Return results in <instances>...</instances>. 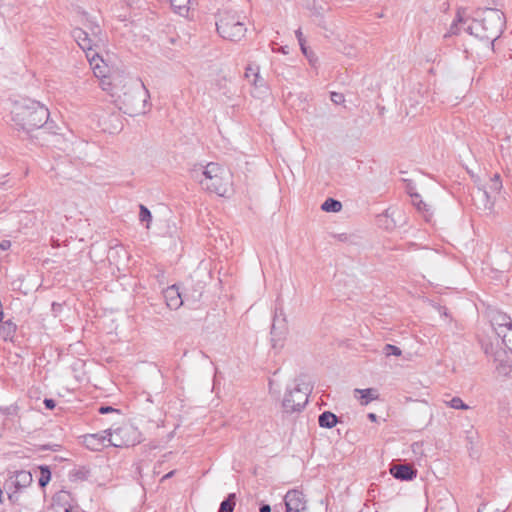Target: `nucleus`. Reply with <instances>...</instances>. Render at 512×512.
I'll return each instance as SVG.
<instances>
[{"mask_svg": "<svg viewBox=\"0 0 512 512\" xmlns=\"http://www.w3.org/2000/svg\"><path fill=\"white\" fill-rule=\"evenodd\" d=\"M236 504V495L231 493L228 497L222 501L218 512H233Z\"/></svg>", "mask_w": 512, "mask_h": 512, "instance_id": "24", "label": "nucleus"}, {"mask_svg": "<svg viewBox=\"0 0 512 512\" xmlns=\"http://www.w3.org/2000/svg\"><path fill=\"white\" fill-rule=\"evenodd\" d=\"M489 188L492 192H500V190L502 189V182L500 180L499 174H494V176L490 179Z\"/></svg>", "mask_w": 512, "mask_h": 512, "instance_id": "29", "label": "nucleus"}, {"mask_svg": "<svg viewBox=\"0 0 512 512\" xmlns=\"http://www.w3.org/2000/svg\"><path fill=\"white\" fill-rule=\"evenodd\" d=\"M110 412H118V410L111 406H101L99 408V413H101V414H106V413H110Z\"/></svg>", "mask_w": 512, "mask_h": 512, "instance_id": "37", "label": "nucleus"}, {"mask_svg": "<svg viewBox=\"0 0 512 512\" xmlns=\"http://www.w3.org/2000/svg\"><path fill=\"white\" fill-rule=\"evenodd\" d=\"M390 473L395 477L396 479L400 480H412L416 477V470H414L409 465H393L390 468Z\"/></svg>", "mask_w": 512, "mask_h": 512, "instance_id": "16", "label": "nucleus"}, {"mask_svg": "<svg viewBox=\"0 0 512 512\" xmlns=\"http://www.w3.org/2000/svg\"><path fill=\"white\" fill-rule=\"evenodd\" d=\"M483 14L484 16L480 21L473 20L465 28V31L481 40L491 41V47L494 49L495 41L504 30L505 17L500 10L493 8L483 9Z\"/></svg>", "mask_w": 512, "mask_h": 512, "instance_id": "3", "label": "nucleus"}, {"mask_svg": "<svg viewBox=\"0 0 512 512\" xmlns=\"http://www.w3.org/2000/svg\"><path fill=\"white\" fill-rule=\"evenodd\" d=\"M86 57L89 61L90 67H91L94 75L97 78H100L101 81L106 78H110L114 74V73H112L108 76L106 75L107 66L97 52H94L91 55H90V53H87Z\"/></svg>", "mask_w": 512, "mask_h": 512, "instance_id": "13", "label": "nucleus"}, {"mask_svg": "<svg viewBox=\"0 0 512 512\" xmlns=\"http://www.w3.org/2000/svg\"><path fill=\"white\" fill-rule=\"evenodd\" d=\"M18 115L21 117L23 128L30 131L47 124L50 113L48 108L40 102L31 101L21 106Z\"/></svg>", "mask_w": 512, "mask_h": 512, "instance_id": "4", "label": "nucleus"}, {"mask_svg": "<svg viewBox=\"0 0 512 512\" xmlns=\"http://www.w3.org/2000/svg\"><path fill=\"white\" fill-rule=\"evenodd\" d=\"M99 126L104 132L117 133L122 128L119 114L102 115L99 119Z\"/></svg>", "mask_w": 512, "mask_h": 512, "instance_id": "14", "label": "nucleus"}, {"mask_svg": "<svg viewBox=\"0 0 512 512\" xmlns=\"http://www.w3.org/2000/svg\"><path fill=\"white\" fill-rule=\"evenodd\" d=\"M163 295L166 304L170 309L176 310L183 305L184 300L181 293L179 292V288L176 285H172L166 288L163 292Z\"/></svg>", "mask_w": 512, "mask_h": 512, "instance_id": "15", "label": "nucleus"}, {"mask_svg": "<svg viewBox=\"0 0 512 512\" xmlns=\"http://www.w3.org/2000/svg\"><path fill=\"white\" fill-rule=\"evenodd\" d=\"M139 208H140L139 220L141 222H146V228H149L150 222L152 220L151 212L146 206H144L142 204L139 206Z\"/></svg>", "mask_w": 512, "mask_h": 512, "instance_id": "27", "label": "nucleus"}, {"mask_svg": "<svg viewBox=\"0 0 512 512\" xmlns=\"http://www.w3.org/2000/svg\"><path fill=\"white\" fill-rule=\"evenodd\" d=\"M245 79L260 92L267 90L265 79L260 75V68L256 64H248L244 74Z\"/></svg>", "mask_w": 512, "mask_h": 512, "instance_id": "11", "label": "nucleus"}, {"mask_svg": "<svg viewBox=\"0 0 512 512\" xmlns=\"http://www.w3.org/2000/svg\"><path fill=\"white\" fill-rule=\"evenodd\" d=\"M330 99L334 104H337V105L342 104L345 101L344 95L342 93H338V92H332L330 95Z\"/></svg>", "mask_w": 512, "mask_h": 512, "instance_id": "34", "label": "nucleus"}, {"mask_svg": "<svg viewBox=\"0 0 512 512\" xmlns=\"http://www.w3.org/2000/svg\"><path fill=\"white\" fill-rule=\"evenodd\" d=\"M44 405L47 409H53L55 407V401L53 399H45Z\"/></svg>", "mask_w": 512, "mask_h": 512, "instance_id": "42", "label": "nucleus"}, {"mask_svg": "<svg viewBox=\"0 0 512 512\" xmlns=\"http://www.w3.org/2000/svg\"><path fill=\"white\" fill-rule=\"evenodd\" d=\"M496 371L500 376L512 378V365L508 363L499 361L496 365Z\"/></svg>", "mask_w": 512, "mask_h": 512, "instance_id": "26", "label": "nucleus"}, {"mask_svg": "<svg viewBox=\"0 0 512 512\" xmlns=\"http://www.w3.org/2000/svg\"><path fill=\"white\" fill-rule=\"evenodd\" d=\"M383 353L386 355V356H391V355H394V356H401L402 354V351L399 347L395 346V345H392V344H386L383 348Z\"/></svg>", "mask_w": 512, "mask_h": 512, "instance_id": "30", "label": "nucleus"}, {"mask_svg": "<svg viewBox=\"0 0 512 512\" xmlns=\"http://www.w3.org/2000/svg\"><path fill=\"white\" fill-rule=\"evenodd\" d=\"M32 475L30 472L22 470L17 471L14 475L10 476L5 483V487L11 489L15 488V491H19L23 488L28 487L32 483Z\"/></svg>", "mask_w": 512, "mask_h": 512, "instance_id": "12", "label": "nucleus"}, {"mask_svg": "<svg viewBox=\"0 0 512 512\" xmlns=\"http://www.w3.org/2000/svg\"><path fill=\"white\" fill-rule=\"evenodd\" d=\"M200 297V293H198L196 296H194L195 299H198Z\"/></svg>", "mask_w": 512, "mask_h": 512, "instance_id": "47", "label": "nucleus"}, {"mask_svg": "<svg viewBox=\"0 0 512 512\" xmlns=\"http://www.w3.org/2000/svg\"><path fill=\"white\" fill-rule=\"evenodd\" d=\"M219 35L230 41L241 40L247 31L245 24L240 21L238 15L232 12H223L216 22Z\"/></svg>", "mask_w": 512, "mask_h": 512, "instance_id": "5", "label": "nucleus"}, {"mask_svg": "<svg viewBox=\"0 0 512 512\" xmlns=\"http://www.w3.org/2000/svg\"><path fill=\"white\" fill-rule=\"evenodd\" d=\"M488 316L491 325L499 337H502L503 333H505L508 328L512 327V320L510 316L502 311L491 310Z\"/></svg>", "mask_w": 512, "mask_h": 512, "instance_id": "10", "label": "nucleus"}, {"mask_svg": "<svg viewBox=\"0 0 512 512\" xmlns=\"http://www.w3.org/2000/svg\"><path fill=\"white\" fill-rule=\"evenodd\" d=\"M107 434H90L84 437L86 447L93 451H99L106 446Z\"/></svg>", "mask_w": 512, "mask_h": 512, "instance_id": "17", "label": "nucleus"}, {"mask_svg": "<svg viewBox=\"0 0 512 512\" xmlns=\"http://www.w3.org/2000/svg\"><path fill=\"white\" fill-rule=\"evenodd\" d=\"M50 478H51V473H50L49 469L42 467L41 468V476L39 479V485L41 487L46 486L48 484V482L50 481Z\"/></svg>", "mask_w": 512, "mask_h": 512, "instance_id": "33", "label": "nucleus"}, {"mask_svg": "<svg viewBox=\"0 0 512 512\" xmlns=\"http://www.w3.org/2000/svg\"><path fill=\"white\" fill-rule=\"evenodd\" d=\"M100 85L125 114L141 115L149 107V91L139 79L115 72L110 78L102 80Z\"/></svg>", "mask_w": 512, "mask_h": 512, "instance_id": "1", "label": "nucleus"}, {"mask_svg": "<svg viewBox=\"0 0 512 512\" xmlns=\"http://www.w3.org/2000/svg\"><path fill=\"white\" fill-rule=\"evenodd\" d=\"M501 338H502L504 345L512 353V327L508 328L507 331L505 333H503Z\"/></svg>", "mask_w": 512, "mask_h": 512, "instance_id": "32", "label": "nucleus"}, {"mask_svg": "<svg viewBox=\"0 0 512 512\" xmlns=\"http://www.w3.org/2000/svg\"><path fill=\"white\" fill-rule=\"evenodd\" d=\"M447 404L454 409L467 410L469 408L459 397H453Z\"/></svg>", "mask_w": 512, "mask_h": 512, "instance_id": "31", "label": "nucleus"}, {"mask_svg": "<svg viewBox=\"0 0 512 512\" xmlns=\"http://www.w3.org/2000/svg\"><path fill=\"white\" fill-rule=\"evenodd\" d=\"M418 197H419L418 195H415V196H414L413 203L417 206V208H418L419 210L425 209V207H426V204H425V203H423L421 200H420L419 202H416V200L418 199Z\"/></svg>", "mask_w": 512, "mask_h": 512, "instance_id": "41", "label": "nucleus"}, {"mask_svg": "<svg viewBox=\"0 0 512 512\" xmlns=\"http://www.w3.org/2000/svg\"><path fill=\"white\" fill-rule=\"evenodd\" d=\"M271 335H272V339H271L272 345H273V347H276L278 345L279 340H277L275 338V336H276V327H275V325L272 326Z\"/></svg>", "mask_w": 512, "mask_h": 512, "instance_id": "39", "label": "nucleus"}, {"mask_svg": "<svg viewBox=\"0 0 512 512\" xmlns=\"http://www.w3.org/2000/svg\"><path fill=\"white\" fill-rule=\"evenodd\" d=\"M475 201L476 205L484 210L492 211L494 208L495 200L486 190L478 189Z\"/></svg>", "mask_w": 512, "mask_h": 512, "instance_id": "19", "label": "nucleus"}, {"mask_svg": "<svg viewBox=\"0 0 512 512\" xmlns=\"http://www.w3.org/2000/svg\"><path fill=\"white\" fill-rule=\"evenodd\" d=\"M478 512H505L502 509L496 508L493 505H484L482 508L478 509Z\"/></svg>", "mask_w": 512, "mask_h": 512, "instance_id": "35", "label": "nucleus"}, {"mask_svg": "<svg viewBox=\"0 0 512 512\" xmlns=\"http://www.w3.org/2000/svg\"><path fill=\"white\" fill-rule=\"evenodd\" d=\"M463 23H465V20H464V18L462 16L461 11H458L456 19L454 20V22L450 26L449 34H451V35L459 34L460 33V29H459L458 26H459V24H463Z\"/></svg>", "mask_w": 512, "mask_h": 512, "instance_id": "28", "label": "nucleus"}, {"mask_svg": "<svg viewBox=\"0 0 512 512\" xmlns=\"http://www.w3.org/2000/svg\"><path fill=\"white\" fill-rule=\"evenodd\" d=\"M192 177L201 188L210 193L224 197L231 191V173L218 163L210 162L192 170Z\"/></svg>", "mask_w": 512, "mask_h": 512, "instance_id": "2", "label": "nucleus"}, {"mask_svg": "<svg viewBox=\"0 0 512 512\" xmlns=\"http://www.w3.org/2000/svg\"><path fill=\"white\" fill-rule=\"evenodd\" d=\"M280 51L283 53V54H287L288 53V46H283L280 48Z\"/></svg>", "mask_w": 512, "mask_h": 512, "instance_id": "45", "label": "nucleus"}, {"mask_svg": "<svg viewBox=\"0 0 512 512\" xmlns=\"http://www.w3.org/2000/svg\"><path fill=\"white\" fill-rule=\"evenodd\" d=\"M104 434H107L109 445L114 447H128L136 443V439L133 437L136 434V430L131 425H123L113 432L106 430Z\"/></svg>", "mask_w": 512, "mask_h": 512, "instance_id": "8", "label": "nucleus"}, {"mask_svg": "<svg viewBox=\"0 0 512 512\" xmlns=\"http://www.w3.org/2000/svg\"><path fill=\"white\" fill-rule=\"evenodd\" d=\"M213 90L227 99L234 95V91L230 87V81L226 77H220L213 83Z\"/></svg>", "mask_w": 512, "mask_h": 512, "instance_id": "18", "label": "nucleus"}, {"mask_svg": "<svg viewBox=\"0 0 512 512\" xmlns=\"http://www.w3.org/2000/svg\"><path fill=\"white\" fill-rule=\"evenodd\" d=\"M309 389L295 386L287 390L283 399V409L286 413H293L302 410L308 402Z\"/></svg>", "mask_w": 512, "mask_h": 512, "instance_id": "7", "label": "nucleus"}, {"mask_svg": "<svg viewBox=\"0 0 512 512\" xmlns=\"http://www.w3.org/2000/svg\"><path fill=\"white\" fill-rule=\"evenodd\" d=\"M318 422L322 428H333L337 424L338 418L332 412L325 411L319 416Z\"/></svg>", "mask_w": 512, "mask_h": 512, "instance_id": "22", "label": "nucleus"}, {"mask_svg": "<svg viewBox=\"0 0 512 512\" xmlns=\"http://www.w3.org/2000/svg\"><path fill=\"white\" fill-rule=\"evenodd\" d=\"M286 512H308L307 500L299 490H289L284 496Z\"/></svg>", "mask_w": 512, "mask_h": 512, "instance_id": "9", "label": "nucleus"}, {"mask_svg": "<svg viewBox=\"0 0 512 512\" xmlns=\"http://www.w3.org/2000/svg\"><path fill=\"white\" fill-rule=\"evenodd\" d=\"M191 0H170L173 11L180 16H187L190 10Z\"/></svg>", "mask_w": 512, "mask_h": 512, "instance_id": "21", "label": "nucleus"}, {"mask_svg": "<svg viewBox=\"0 0 512 512\" xmlns=\"http://www.w3.org/2000/svg\"><path fill=\"white\" fill-rule=\"evenodd\" d=\"M368 417H369V419H370V420H372V421H375V420H376V415H375V414H373V413H370V414L368 415Z\"/></svg>", "mask_w": 512, "mask_h": 512, "instance_id": "46", "label": "nucleus"}, {"mask_svg": "<svg viewBox=\"0 0 512 512\" xmlns=\"http://www.w3.org/2000/svg\"><path fill=\"white\" fill-rule=\"evenodd\" d=\"M259 512H271V507H270V505H268V504H263V505L260 507Z\"/></svg>", "mask_w": 512, "mask_h": 512, "instance_id": "43", "label": "nucleus"}, {"mask_svg": "<svg viewBox=\"0 0 512 512\" xmlns=\"http://www.w3.org/2000/svg\"><path fill=\"white\" fill-rule=\"evenodd\" d=\"M300 48H301V51L303 52V54L309 59V61L312 63L313 62V58L315 57V55L311 52V53H308V49L306 47L305 44H302L300 45Z\"/></svg>", "mask_w": 512, "mask_h": 512, "instance_id": "36", "label": "nucleus"}, {"mask_svg": "<svg viewBox=\"0 0 512 512\" xmlns=\"http://www.w3.org/2000/svg\"><path fill=\"white\" fill-rule=\"evenodd\" d=\"M295 36L299 42V45L305 44V39L300 28L295 31Z\"/></svg>", "mask_w": 512, "mask_h": 512, "instance_id": "38", "label": "nucleus"}, {"mask_svg": "<svg viewBox=\"0 0 512 512\" xmlns=\"http://www.w3.org/2000/svg\"><path fill=\"white\" fill-rule=\"evenodd\" d=\"M341 208V202L332 198H328L327 200H325L321 206V209L326 212H339Z\"/></svg>", "mask_w": 512, "mask_h": 512, "instance_id": "25", "label": "nucleus"}, {"mask_svg": "<svg viewBox=\"0 0 512 512\" xmlns=\"http://www.w3.org/2000/svg\"><path fill=\"white\" fill-rule=\"evenodd\" d=\"M90 32L83 28H74L72 30V37L78 44V46L87 54H93L95 49L102 43L100 36L101 29L98 25H90Z\"/></svg>", "mask_w": 512, "mask_h": 512, "instance_id": "6", "label": "nucleus"}, {"mask_svg": "<svg viewBox=\"0 0 512 512\" xmlns=\"http://www.w3.org/2000/svg\"><path fill=\"white\" fill-rule=\"evenodd\" d=\"M11 247V241L9 240H2L0 242V249L3 250V251H6L8 249H10Z\"/></svg>", "mask_w": 512, "mask_h": 512, "instance_id": "40", "label": "nucleus"}, {"mask_svg": "<svg viewBox=\"0 0 512 512\" xmlns=\"http://www.w3.org/2000/svg\"><path fill=\"white\" fill-rule=\"evenodd\" d=\"M354 394L355 396H357V394L360 395L359 399L361 405H368L371 401L379 398L378 390L375 388L355 389Z\"/></svg>", "mask_w": 512, "mask_h": 512, "instance_id": "20", "label": "nucleus"}, {"mask_svg": "<svg viewBox=\"0 0 512 512\" xmlns=\"http://www.w3.org/2000/svg\"><path fill=\"white\" fill-rule=\"evenodd\" d=\"M173 474H174V471H171V472L167 473L166 475H164V476H163L162 481H163V480H165V479H168V478L172 477V476H173Z\"/></svg>", "mask_w": 512, "mask_h": 512, "instance_id": "44", "label": "nucleus"}, {"mask_svg": "<svg viewBox=\"0 0 512 512\" xmlns=\"http://www.w3.org/2000/svg\"><path fill=\"white\" fill-rule=\"evenodd\" d=\"M16 329V324L11 320H7L0 324V337L4 340L11 339L14 336Z\"/></svg>", "mask_w": 512, "mask_h": 512, "instance_id": "23", "label": "nucleus"}]
</instances>
